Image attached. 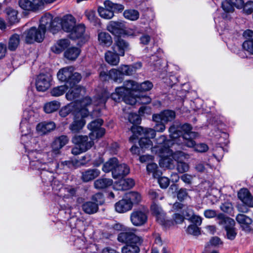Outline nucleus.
Instances as JSON below:
<instances>
[{"mask_svg": "<svg viewBox=\"0 0 253 253\" xmlns=\"http://www.w3.org/2000/svg\"><path fill=\"white\" fill-rule=\"evenodd\" d=\"M180 128L183 131V133L177 130L175 126H171L169 130L170 137L173 139L179 138L180 141H182V143L184 146L190 148L193 147L195 145V141L194 139L198 136V134L191 131L192 127L188 124L183 125Z\"/></svg>", "mask_w": 253, "mask_h": 253, "instance_id": "f257e3e1", "label": "nucleus"}, {"mask_svg": "<svg viewBox=\"0 0 253 253\" xmlns=\"http://www.w3.org/2000/svg\"><path fill=\"white\" fill-rule=\"evenodd\" d=\"M133 230H128L120 233L118 236V240L120 242L126 243L122 249V253H138L140 251L139 246L143 242L141 237L136 235Z\"/></svg>", "mask_w": 253, "mask_h": 253, "instance_id": "f03ea898", "label": "nucleus"}, {"mask_svg": "<svg viewBox=\"0 0 253 253\" xmlns=\"http://www.w3.org/2000/svg\"><path fill=\"white\" fill-rule=\"evenodd\" d=\"M89 97H85L81 101V108L74 113V120L69 126V129L73 133H78L83 129L85 124L84 118L88 115V110L86 108L91 103Z\"/></svg>", "mask_w": 253, "mask_h": 253, "instance_id": "7ed1b4c3", "label": "nucleus"}, {"mask_svg": "<svg viewBox=\"0 0 253 253\" xmlns=\"http://www.w3.org/2000/svg\"><path fill=\"white\" fill-rule=\"evenodd\" d=\"M49 156H51L50 152L41 153L36 151H31L28 155L31 167L39 169H45L47 164L52 162L53 159L49 158Z\"/></svg>", "mask_w": 253, "mask_h": 253, "instance_id": "20e7f679", "label": "nucleus"}, {"mask_svg": "<svg viewBox=\"0 0 253 253\" xmlns=\"http://www.w3.org/2000/svg\"><path fill=\"white\" fill-rule=\"evenodd\" d=\"M72 66L66 67L60 69L57 75L58 79L62 81L69 84L71 85L79 83L82 76L80 74L74 72Z\"/></svg>", "mask_w": 253, "mask_h": 253, "instance_id": "39448f33", "label": "nucleus"}, {"mask_svg": "<svg viewBox=\"0 0 253 253\" xmlns=\"http://www.w3.org/2000/svg\"><path fill=\"white\" fill-rule=\"evenodd\" d=\"M132 135L129 137V140L131 142L138 138L139 136L148 139L153 138L156 136L155 130L151 128H143L141 126L133 125L130 128Z\"/></svg>", "mask_w": 253, "mask_h": 253, "instance_id": "423d86ee", "label": "nucleus"}, {"mask_svg": "<svg viewBox=\"0 0 253 253\" xmlns=\"http://www.w3.org/2000/svg\"><path fill=\"white\" fill-rule=\"evenodd\" d=\"M157 143L158 145L152 147V142L151 140L147 138L141 137L139 141V145L142 149H148L151 148L152 152L157 154L159 149H161L163 147L164 145L166 143H170V140L167 139V137L165 135H161L157 139Z\"/></svg>", "mask_w": 253, "mask_h": 253, "instance_id": "0eeeda50", "label": "nucleus"}, {"mask_svg": "<svg viewBox=\"0 0 253 253\" xmlns=\"http://www.w3.org/2000/svg\"><path fill=\"white\" fill-rule=\"evenodd\" d=\"M23 37L27 43H32L35 42H40L44 39V33L39 28L37 29L35 27H32L24 32Z\"/></svg>", "mask_w": 253, "mask_h": 253, "instance_id": "6e6552de", "label": "nucleus"}, {"mask_svg": "<svg viewBox=\"0 0 253 253\" xmlns=\"http://www.w3.org/2000/svg\"><path fill=\"white\" fill-rule=\"evenodd\" d=\"M168 143H166L163 147L159 149V152L157 153L161 157L160 165L161 167L166 168L169 169H173L175 167V161L171 157V155L167 153L165 150L166 145ZM171 142L170 141V143Z\"/></svg>", "mask_w": 253, "mask_h": 253, "instance_id": "1a4fd4ad", "label": "nucleus"}, {"mask_svg": "<svg viewBox=\"0 0 253 253\" xmlns=\"http://www.w3.org/2000/svg\"><path fill=\"white\" fill-rule=\"evenodd\" d=\"M95 138L92 136L75 135L72 138V142L75 144L80 146L82 150L86 151L91 148L94 144L93 140Z\"/></svg>", "mask_w": 253, "mask_h": 253, "instance_id": "9d476101", "label": "nucleus"}, {"mask_svg": "<svg viewBox=\"0 0 253 253\" xmlns=\"http://www.w3.org/2000/svg\"><path fill=\"white\" fill-rule=\"evenodd\" d=\"M103 123V121L101 119H97L87 125L88 128L91 131L89 133L90 136H92L95 139H98L104 135L105 130L101 127Z\"/></svg>", "mask_w": 253, "mask_h": 253, "instance_id": "9b49d317", "label": "nucleus"}, {"mask_svg": "<svg viewBox=\"0 0 253 253\" xmlns=\"http://www.w3.org/2000/svg\"><path fill=\"white\" fill-rule=\"evenodd\" d=\"M85 28L84 25L79 24L74 26L70 33V38L73 40L80 39L82 42H85L89 39V36L85 33Z\"/></svg>", "mask_w": 253, "mask_h": 253, "instance_id": "f8f14e48", "label": "nucleus"}, {"mask_svg": "<svg viewBox=\"0 0 253 253\" xmlns=\"http://www.w3.org/2000/svg\"><path fill=\"white\" fill-rule=\"evenodd\" d=\"M130 219L133 225L140 226L147 222L148 217L144 211L141 210H135L131 213Z\"/></svg>", "mask_w": 253, "mask_h": 253, "instance_id": "ddd939ff", "label": "nucleus"}, {"mask_svg": "<svg viewBox=\"0 0 253 253\" xmlns=\"http://www.w3.org/2000/svg\"><path fill=\"white\" fill-rule=\"evenodd\" d=\"M52 77L48 74H40L37 77L36 87L38 90L45 91L50 86Z\"/></svg>", "mask_w": 253, "mask_h": 253, "instance_id": "4468645a", "label": "nucleus"}, {"mask_svg": "<svg viewBox=\"0 0 253 253\" xmlns=\"http://www.w3.org/2000/svg\"><path fill=\"white\" fill-rule=\"evenodd\" d=\"M175 118V113L171 110H166L159 114H154L152 116L153 122L162 121L164 123H167L173 121Z\"/></svg>", "mask_w": 253, "mask_h": 253, "instance_id": "2eb2a0df", "label": "nucleus"}, {"mask_svg": "<svg viewBox=\"0 0 253 253\" xmlns=\"http://www.w3.org/2000/svg\"><path fill=\"white\" fill-rule=\"evenodd\" d=\"M68 141L69 139L66 135H61L56 138L52 143V150L51 152H49L51 156L54 157L59 154L60 150L68 143Z\"/></svg>", "mask_w": 253, "mask_h": 253, "instance_id": "dca6fc26", "label": "nucleus"}, {"mask_svg": "<svg viewBox=\"0 0 253 253\" xmlns=\"http://www.w3.org/2000/svg\"><path fill=\"white\" fill-rule=\"evenodd\" d=\"M55 20H53L52 15L46 13L41 18L39 28L45 34L46 30H51L55 26Z\"/></svg>", "mask_w": 253, "mask_h": 253, "instance_id": "f3484780", "label": "nucleus"}, {"mask_svg": "<svg viewBox=\"0 0 253 253\" xmlns=\"http://www.w3.org/2000/svg\"><path fill=\"white\" fill-rule=\"evenodd\" d=\"M125 25L123 22L111 21L107 25V30L112 34L119 36L125 33Z\"/></svg>", "mask_w": 253, "mask_h": 253, "instance_id": "a211bd4d", "label": "nucleus"}, {"mask_svg": "<svg viewBox=\"0 0 253 253\" xmlns=\"http://www.w3.org/2000/svg\"><path fill=\"white\" fill-rule=\"evenodd\" d=\"M151 211L156 217L158 222L162 225L167 224L168 221L166 219L165 213L160 206L156 203H153L151 207Z\"/></svg>", "mask_w": 253, "mask_h": 253, "instance_id": "6ab92c4d", "label": "nucleus"}, {"mask_svg": "<svg viewBox=\"0 0 253 253\" xmlns=\"http://www.w3.org/2000/svg\"><path fill=\"white\" fill-rule=\"evenodd\" d=\"M76 23L75 18L71 15H66L61 20L62 29L66 32L70 33L73 29Z\"/></svg>", "mask_w": 253, "mask_h": 253, "instance_id": "aec40b11", "label": "nucleus"}, {"mask_svg": "<svg viewBox=\"0 0 253 253\" xmlns=\"http://www.w3.org/2000/svg\"><path fill=\"white\" fill-rule=\"evenodd\" d=\"M134 185V180L132 178L121 179L115 183L114 188L116 190L124 191L132 188Z\"/></svg>", "mask_w": 253, "mask_h": 253, "instance_id": "412c9836", "label": "nucleus"}, {"mask_svg": "<svg viewBox=\"0 0 253 253\" xmlns=\"http://www.w3.org/2000/svg\"><path fill=\"white\" fill-rule=\"evenodd\" d=\"M238 198L245 204L250 207H253V197L246 188L241 189L238 193Z\"/></svg>", "mask_w": 253, "mask_h": 253, "instance_id": "4be33fe9", "label": "nucleus"}, {"mask_svg": "<svg viewBox=\"0 0 253 253\" xmlns=\"http://www.w3.org/2000/svg\"><path fill=\"white\" fill-rule=\"evenodd\" d=\"M129 173V167L125 164H119L113 170L112 176L115 179L123 177Z\"/></svg>", "mask_w": 253, "mask_h": 253, "instance_id": "5701e85b", "label": "nucleus"}, {"mask_svg": "<svg viewBox=\"0 0 253 253\" xmlns=\"http://www.w3.org/2000/svg\"><path fill=\"white\" fill-rule=\"evenodd\" d=\"M216 220L218 224L221 225L225 230L235 226V221L222 213L217 215Z\"/></svg>", "mask_w": 253, "mask_h": 253, "instance_id": "b1692460", "label": "nucleus"}, {"mask_svg": "<svg viewBox=\"0 0 253 253\" xmlns=\"http://www.w3.org/2000/svg\"><path fill=\"white\" fill-rule=\"evenodd\" d=\"M115 210L119 213H125L132 208L131 202L125 197L117 202L115 205Z\"/></svg>", "mask_w": 253, "mask_h": 253, "instance_id": "393cba45", "label": "nucleus"}, {"mask_svg": "<svg viewBox=\"0 0 253 253\" xmlns=\"http://www.w3.org/2000/svg\"><path fill=\"white\" fill-rule=\"evenodd\" d=\"M81 101L80 102H76L75 103H71L62 107L59 111V115L62 117H65L70 113L76 112L79 109L81 108L80 105Z\"/></svg>", "mask_w": 253, "mask_h": 253, "instance_id": "a878e982", "label": "nucleus"}, {"mask_svg": "<svg viewBox=\"0 0 253 253\" xmlns=\"http://www.w3.org/2000/svg\"><path fill=\"white\" fill-rule=\"evenodd\" d=\"M85 92V89L80 86H72L66 94L67 99L69 100H74L78 98Z\"/></svg>", "mask_w": 253, "mask_h": 253, "instance_id": "bb28decb", "label": "nucleus"}, {"mask_svg": "<svg viewBox=\"0 0 253 253\" xmlns=\"http://www.w3.org/2000/svg\"><path fill=\"white\" fill-rule=\"evenodd\" d=\"M128 94H129V93L123 86L117 87L115 89V92L111 94V98L116 102H120L124 101Z\"/></svg>", "mask_w": 253, "mask_h": 253, "instance_id": "cd10ccee", "label": "nucleus"}, {"mask_svg": "<svg viewBox=\"0 0 253 253\" xmlns=\"http://www.w3.org/2000/svg\"><path fill=\"white\" fill-rule=\"evenodd\" d=\"M56 125L53 122H43L39 124L37 130L42 134H46L55 129Z\"/></svg>", "mask_w": 253, "mask_h": 253, "instance_id": "c85d7f7f", "label": "nucleus"}, {"mask_svg": "<svg viewBox=\"0 0 253 253\" xmlns=\"http://www.w3.org/2000/svg\"><path fill=\"white\" fill-rule=\"evenodd\" d=\"M70 42L68 39H61L58 40L56 43L51 47V50L56 53H60L69 46Z\"/></svg>", "mask_w": 253, "mask_h": 253, "instance_id": "c756f323", "label": "nucleus"}, {"mask_svg": "<svg viewBox=\"0 0 253 253\" xmlns=\"http://www.w3.org/2000/svg\"><path fill=\"white\" fill-rule=\"evenodd\" d=\"M100 174V171L96 169H89L82 172V179L84 182L92 180Z\"/></svg>", "mask_w": 253, "mask_h": 253, "instance_id": "7c9ffc66", "label": "nucleus"}, {"mask_svg": "<svg viewBox=\"0 0 253 253\" xmlns=\"http://www.w3.org/2000/svg\"><path fill=\"white\" fill-rule=\"evenodd\" d=\"M81 49L77 47H72L68 48L64 52V57L68 60H75L81 53Z\"/></svg>", "mask_w": 253, "mask_h": 253, "instance_id": "2f4dec72", "label": "nucleus"}, {"mask_svg": "<svg viewBox=\"0 0 253 253\" xmlns=\"http://www.w3.org/2000/svg\"><path fill=\"white\" fill-rule=\"evenodd\" d=\"M119 53L108 51L105 55V60L109 64L113 66L117 65L120 62Z\"/></svg>", "mask_w": 253, "mask_h": 253, "instance_id": "473e14b6", "label": "nucleus"}, {"mask_svg": "<svg viewBox=\"0 0 253 253\" xmlns=\"http://www.w3.org/2000/svg\"><path fill=\"white\" fill-rule=\"evenodd\" d=\"M82 207L83 211L87 214L94 213L98 210L97 204L90 201L84 203Z\"/></svg>", "mask_w": 253, "mask_h": 253, "instance_id": "72a5a7b5", "label": "nucleus"}, {"mask_svg": "<svg viewBox=\"0 0 253 253\" xmlns=\"http://www.w3.org/2000/svg\"><path fill=\"white\" fill-rule=\"evenodd\" d=\"M98 39L100 44L103 46H109L112 43L111 36L106 32L100 33L98 36Z\"/></svg>", "mask_w": 253, "mask_h": 253, "instance_id": "f704fd0d", "label": "nucleus"}, {"mask_svg": "<svg viewBox=\"0 0 253 253\" xmlns=\"http://www.w3.org/2000/svg\"><path fill=\"white\" fill-rule=\"evenodd\" d=\"M169 143H168L166 145L167 147L165 148V150L167 153L171 155V157L174 159L175 162L177 163L179 161H182L183 159L186 158L185 154L181 151H177L175 153H173L172 151L169 148Z\"/></svg>", "mask_w": 253, "mask_h": 253, "instance_id": "c9c22d12", "label": "nucleus"}, {"mask_svg": "<svg viewBox=\"0 0 253 253\" xmlns=\"http://www.w3.org/2000/svg\"><path fill=\"white\" fill-rule=\"evenodd\" d=\"M236 219L244 229L248 228L252 223V219L243 214H238L236 216Z\"/></svg>", "mask_w": 253, "mask_h": 253, "instance_id": "e433bc0d", "label": "nucleus"}, {"mask_svg": "<svg viewBox=\"0 0 253 253\" xmlns=\"http://www.w3.org/2000/svg\"><path fill=\"white\" fill-rule=\"evenodd\" d=\"M112 184L113 180L111 179L100 178L94 181V186L96 189H102L107 188Z\"/></svg>", "mask_w": 253, "mask_h": 253, "instance_id": "4c0bfd02", "label": "nucleus"}, {"mask_svg": "<svg viewBox=\"0 0 253 253\" xmlns=\"http://www.w3.org/2000/svg\"><path fill=\"white\" fill-rule=\"evenodd\" d=\"M118 163V159L116 158H112L106 162L102 167V170L105 172H109L116 168Z\"/></svg>", "mask_w": 253, "mask_h": 253, "instance_id": "58836bf2", "label": "nucleus"}, {"mask_svg": "<svg viewBox=\"0 0 253 253\" xmlns=\"http://www.w3.org/2000/svg\"><path fill=\"white\" fill-rule=\"evenodd\" d=\"M126 198L129 202H131L132 207H133V204H138L142 199L141 195L139 193L134 191L127 193Z\"/></svg>", "mask_w": 253, "mask_h": 253, "instance_id": "ea45409f", "label": "nucleus"}, {"mask_svg": "<svg viewBox=\"0 0 253 253\" xmlns=\"http://www.w3.org/2000/svg\"><path fill=\"white\" fill-rule=\"evenodd\" d=\"M60 107V103L57 101H52L44 104V110L46 113H52L57 111Z\"/></svg>", "mask_w": 253, "mask_h": 253, "instance_id": "a19ab883", "label": "nucleus"}, {"mask_svg": "<svg viewBox=\"0 0 253 253\" xmlns=\"http://www.w3.org/2000/svg\"><path fill=\"white\" fill-rule=\"evenodd\" d=\"M98 12L100 17L104 19H110L114 16L113 11L109 7H99Z\"/></svg>", "mask_w": 253, "mask_h": 253, "instance_id": "79ce46f5", "label": "nucleus"}, {"mask_svg": "<svg viewBox=\"0 0 253 253\" xmlns=\"http://www.w3.org/2000/svg\"><path fill=\"white\" fill-rule=\"evenodd\" d=\"M20 37L17 34H14L9 39L8 48L11 51H14L18 46L20 43Z\"/></svg>", "mask_w": 253, "mask_h": 253, "instance_id": "37998d69", "label": "nucleus"}, {"mask_svg": "<svg viewBox=\"0 0 253 253\" xmlns=\"http://www.w3.org/2000/svg\"><path fill=\"white\" fill-rule=\"evenodd\" d=\"M116 46L118 48L119 55L124 56L125 51L128 48L129 44L125 40L119 38L116 42Z\"/></svg>", "mask_w": 253, "mask_h": 253, "instance_id": "c03bdc74", "label": "nucleus"}, {"mask_svg": "<svg viewBox=\"0 0 253 253\" xmlns=\"http://www.w3.org/2000/svg\"><path fill=\"white\" fill-rule=\"evenodd\" d=\"M109 76L110 80L116 83H121L123 80L122 74H121L119 69H112L110 70Z\"/></svg>", "mask_w": 253, "mask_h": 253, "instance_id": "a18cd8bd", "label": "nucleus"}, {"mask_svg": "<svg viewBox=\"0 0 253 253\" xmlns=\"http://www.w3.org/2000/svg\"><path fill=\"white\" fill-rule=\"evenodd\" d=\"M123 86L126 89L129 94H131L132 91H138V87L139 86V84L136 82L128 80L124 82Z\"/></svg>", "mask_w": 253, "mask_h": 253, "instance_id": "49530a36", "label": "nucleus"}, {"mask_svg": "<svg viewBox=\"0 0 253 253\" xmlns=\"http://www.w3.org/2000/svg\"><path fill=\"white\" fill-rule=\"evenodd\" d=\"M105 6L111 8L113 11V13L116 12H122L124 9V6L121 4L113 3L109 0H106L104 2Z\"/></svg>", "mask_w": 253, "mask_h": 253, "instance_id": "de8ad7c7", "label": "nucleus"}, {"mask_svg": "<svg viewBox=\"0 0 253 253\" xmlns=\"http://www.w3.org/2000/svg\"><path fill=\"white\" fill-rule=\"evenodd\" d=\"M124 16L126 19L131 21H135L138 19L139 16V12L135 10L128 9L124 12Z\"/></svg>", "mask_w": 253, "mask_h": 253, "instance_id": "09e8293b", "label": "nucleus"}, {"mask_svg": "<svg viewBox=\"0 0 253 253\" xmlns=\"http://www.w3.org/2000/svg\"><path fill=\"white\" fill-rule=\"evenodd\" d=\"M7 18L9 23L11 24L18 22L17 12L16 10L8 8L6 9Z\"/></svg>", "mask_w": 253, "mask_h": 253, "instance_id": "8fccbe9b", "label": "nucleus"}, {"mask_svg": "<svg viewBox=\"0 0 253 253\" xmlns=\"http://www.w3.org/2000/svg\"><path fill=\"white\" fill-rule=\"evenodd\" d=\"M147 170L149 173H152L155 178L158 177L161 174V172L158 169V166L154 163H149L147 166Z\"/></svg>", "mask_w": 253, "mask_h": 253, "instance_id": "3c124183", "label": "nucleus"}, {"mask_svg": "<svg viewBox=\"0 0 253 253\" xmlns=\"http://www.w3.org/2000/svg\"><path fill=\"white\" fill-rule=\"evenodd\" d=\"M108 99V95L106 92L101 93L94 98L93 103L95 106L103 107Z\"/></svg>", "mask_w": 253, "mask_h": 253, "instance_id": "603ef678", "label": "nucleus"}, {"mask_svg": "<svg viewBox=\"0 0 253 253\" xmlns=\"http://www.w3.org/2000/svg\"><path fill=\"white\" fill-rule=\"evenodd\" d=\"M62 165L66 166L70 168H76L85 165V162L81 160H74L72 161H66L62 162Z\"/></svg>", "mask_w": 253, "mask_h": 253, "instance_id": "864d4df0", "label": "nucleus"}, {"mask_svg": "<svg viewBox=\"0 0 253 253\" xmlns=\"http://www.w3.org/2000/svg\"><path fill=\"white\" fill-rule=\"evenodd\" d=\"M67 88L66 85L57 86L51 90L50 94L53 96L58 97L63 95L65 91L67 90Z\"/></svg>", "mask_w": 253, "mask_h": 253, "instance_id": "5fc2aeb1", "label": "nucleus"}, {"mask_svg": "<svg viewBox=\"0 0 253 253\" xmlns=\"http://www.w3.org/2000/svg\"><path fill=\"white\" fill-rule=\"evenodd\" d=\"M119 70L121 74H122L123 76L124 75H131L134 72V70L133 69V67L130 66L125 65H121L119 68Z\"/></svg>", "mask_w": 253, "mask_h": 253, "instance_id": "6e6d98bb", "label": "nucleus"}, {"mask_svg": "<svg viewBox=\"0 0 253 253\" xmlns=\"http://www.w3.org/2000/svg\"><path fill=\"white\" fill-rule=\"evenodd\" d=\"M186 232L188 234L193 236H198L201 234L200 228L194 224L189 225L187 228Z\"/></svg>", "mask_w": 253, "mask_h": 253, "instance_id": "4d7b16f0", "label": "nucleus"}, {"mask_svg": "<svg viewBox=\"0 0 253 253\" xmlns=\"http://www.w3.org/2000/svg\"><path fill=\"white\" fill-rule=\"evenodd\" d=\"M138 91H147L151 90L153 86V84L148 81H145L139 84Z\"/></svg>", "mask_w": 253, "mask_h": 253, "instance_id": "13d9d810", "label": "nucleus"}, {"mask_svg": "<svg viewBox=\"0 0 253 253\" xmlns=\"http://www.w3.org/2000/svg\"><path fill=\"white\" fill-rule=\"evenodd\" d=\"M20 7L25 10H32V3L29 0H19Z\"/></svg>", "mask_w": 253, "mask_h": 253, "instance_id": "bf43d9fd", "label": "nucleus"}, {"mask_svg": "<svg viewBox=\"0 0 253 253\" xmlns=\"http://www.w3.org/2000/svg\"><path fill=\"white\" fill-rule=\"evenodd\" d=\"M85 15L87 19L91 22H96L97 18L95 15V11L92 9L86 10L85 11Z\"/></svg>", "mask_w": 253, "mask_h": 253, "instance_id": "052dcab7", "label": "nucleus"}, {"mask_svg": "<svg viewBox=\"0 0 253 253\" xmlns=\"http://www.w3.org/2000/svg\"><path fill=\"white\" fill-rule=\"evenodd\" d=\"M222 7L223 9L226 12H232L234 10L231 2L229 1V0H225L222 3Z\"/></svg>", "mask_w": 253, "mask_h": 253, "instance_id": "680f3d73", "label": "nucleus"}, {"mask_svg": "<svg viewBox=\"0 0 253 253\" xmlns=\"http://www.w3.org/2000/svg\"><path fill=\"white\" fill-rule=\"evenodd\" d=\"M189 168L188 164L179 161L177 163V170L180 173H183L188 170Z\"/></svg>", "mask_w": 253, "mask_h": 253, "instance_id": "e2e57ef3", "label": "nucleus"}, {"mask_svg": "<svg viewBox=\"0 0 253 253\" xmlns=\"http://www.w3.org/2000/svg\"><path fill=\"white\" fill-rule=\"evenodd\" d=\"M44 3L43 0H33L31 1L32 10L35 11L42 8Z\"/></svg>", "mask_w": 253, "mask_h": 253, "instance_id": "0e129e2a", "label": "nucleus"}, {"mask_svg": "<svg viewBox=\"0 0 253 253\" xmlns=\"http://www.w3.org/2000/svg\"><path fill=\"white\" fill-rule=\"evenodd\" d=\"M91 199L93 201L92 202L97 204L98 207V205H102L104 202L103 195L100 193L94 195Z\"/></svg>", "mask_w": 253, "mask_h": 253, "instance_id": "69168bd1", "label": "nucleus"}, {"mask_svg": "<svg viewBox=\"0 0 253 253\" xmlns=\"http://www.w3.org/2000/svg\"><path fill=\"white\" fill-rule=\"evenodd\" d=\"M155 123V125L154 126V130L155 132H163L166 129V126L165 123H164L162 121H159V122H154Z\"/></svg>", "mask_w": 253, "mask_h": 253, "instance_id": "338daca9", "label": "nucleus"}, {"mask_svg": "<svg viewBox=\"0 0 253 253\" xmlns=\"http://www.w3.org/2000/svg\"><path fill=\"white\" fill-rule=\"evenodd\" d=\"M243 48L253 55V41H245L243 43Z\"/></svg>", "mask_w": 253, "mask_h": 253, "instance_id": "774afa93", "label": "nucleus"}]
</instances>
